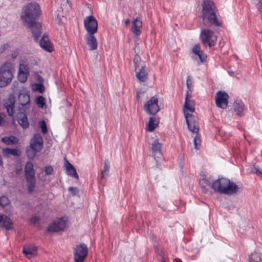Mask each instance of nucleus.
<instances>
[{
	"label": "nucleus",
	"mask_w": 262,
	"mask_h": 262,
	"mask_svg": "<svg viewBox=\"0 0 262 262\" xmlns=\"http://www.w3.org/2000/svg\"><path fill=\"white\" fill-rule=\"evenodd\" d=\"M40 14V6L37 3L34 2L28 3L24 6L20 15L23 24L30 29L36 37L38 36L39 32L36 34L35 29L37 28L39 30L40 24L34 20L39 17Z\"/></svg>",
	"instance_id": "1"
},
{
	"label": "nucleus",
	"mask_w": 262,
	"mask_h": 262,
	"mask_svg": "<svg viewBox=\"0 0 262 262\" xmlns=\"http://www.w3.org/2000/svg\"><path fill=\"white\" fill-rule=\"evenodd\" d=\"M34 89L35 90L38 91L40 93H43L45 91V87L42 84L39 83L36 84L34 85Z\"/></svg>",
	"instance_id": "38"
},
{
	"label": "nucleus",
	"mask_w": 262,
	"mask_h": 262,
	"mask_svg": "<svg viewBox=\"0 0 262 262\" xmlns=\"http://www.w3.org/2000/svg\"><path fill=\"white\" fill-rule=\"evenodd\" d=\"M201 16L205 23L218 27L222 25L217 16V11L214 3L211 0H204L202 4Z\"/></svg>",
	"instance_id": "2"
},
{
	"label": "nucleus",
	"mask_w": 262,
	"mask_h": 262,
	"mask_svg": "<svg viewBox=\"0 0 262 262\" xmlns=\"http://www.w3.org/2000/svg\"><path fill=\"white\" fill-rule=\"evenodd\" d=\"M25 171L26 179L35 178V171L33 169V164L32 162H28L26 163Z\"/></svg>",
	"instance_id": "26"
},
{
	"label": "nucleus",
	"mask_w": 262,
	"mask_h": 262,
	"mask_svg": "<svg viewBox=\"0 0 262 262\" xmlns=\"http://www.w3.org/2000/svg\"><path fill=\"white\" fill-rule=\"evenodd\" d=\"M158 121L154 117H150L146 126V129L149 132L154 131L158 126Z\"/></svg>",
	"instance_id": "29"
},
{
	"label": "nucleus",
	"mask_w": 262,
	"mask_h": 262,
	"mask_svg": "<svg viewBox=\"0 0 262 262\" xmlns=\"http://www.w3.org/2000/svg\"><path fill=\"white\" fill-rule=\"evenodd\" d=\"M143 107L144 111L148 114H157L160 110L158 97L157 96L151 97L144 104Z\"/></svg>",
	"instance_id": "8"
},
{
	"label": "nucleus",
	"mask_w": 262,
	"mask_h": 262,
	"mask_svg": "<svg viewBox=\"0 0 262 262\" xmlns=\"http://www.w3.org/2000/svg\"><path fill=\"white\" fill-rule=\"evenodd\" d=\"M40 46L42 49L48 52L53 51V47L49 40L48 37L43 35L40 41Z\"/></svg>",
	"instance_id": "21"
},
{
	"label": "nucleus",
	"mask_w": 262,
	"mask_h": 262,
	"mask_svg": "<svg viewBox=\"0 0 262 262\" xmlns=\"http://www.w3.org/2000/svg\"><path fill=\"white\" fill-rule=\"evenodd\" d=\"M194 102L193 100L189 99V92H187L183 107L184 115L185 116H187V115H192V113L194 112Z\"/></svg>",
	"instance_id": "14"
},
{
	"label": "nucleus",
	"mask_w": 262,
	"mask_h": 262,
	"mask_svg": "<svg viewBox=\"0 0 262 262\" xmlns=\"http://www.w3.org/2000/svg\"><path fill=\"white\" fill-rule=\"evenodd\" d=\"M23 253L27 258H33L37 254V248L34 245H25L23 248Z\"/></svg>",
	"instance_id": "18"
},
{
	"label": "nucleus",
	"mask_w": 262,
	"mask_h": 262,
	"mask_svg": "<svg viewBox=\"0 0 262 262\" xmlns=\"http://www.w3.org/2000/svg\"><path fill=\"white\" fill-rule=\"evenodd\" d=\"M28 189L30 193H32L35 188L36 181L35 178L27 179Z\"/></svg>",
	"instance_id": "33"
},
{
	"label": "nucleus",
	"mask_w": 262,
	"mask_h": 262,
	"mask_svg": "<svg viewBox=\"0 0 262 262\" xmlns=\"http://www.w3.org/2000/svg\"><path fill=\"white\" fill-rule=\"evenodd\" d=\"M64 167L66 173L70 176L73 177L77 179H78L79 177L76 172V169L73 165H72L68 161L66 160L64 163Z\"/></svg>",
	"instance_id": "23"
},
{
	"label": "nucleus",
	"mask_w": 262,
	"mask_h": 262,
	"mask_svg": "<svg viewBox=\"0 0 262 262\" xmlns=\"http://www.w3.org/2000/svg\"><path fill=\"white\" fill-rule=\"evenodd\" d=\"M84 27L87 34H95L98 30V21L94 16L91 15L86 16L83 21Z\"/></svg>",
	"instance_id": "7"
},
{
	"label": "nucleus",
	"mask_w": 262,
	"mask_h": 262,
	"mask_svg": "<svg viewBox=\"0 0 262 262\" xmlns=\"http://www.w3.org/2000/svg\"><path fill=\"white\" fill-rule=\"evenodd\" d=\"M110 168V165L108 160H105L104 162L103 169L101 172V179H105L108 176Z\"/></svg>",
	"instance_id": "32"
},
{
	"label": "nucleus",
	"mask_w": 262,
	"mask_h": 262,
	"mask_svg": "<svg viewBox=\"0 0 262 262\" xmlns=\"http://www.w3.org/2000/svg\"><path fill=\"white\" fill-rule=\"evenodd\" d=\"M211 181L212 178L210 176L203 175L201 176L200 185L204 191H207L210 187H211Z\"/></svg>",
	"instance_id": "19"
},
{
	"label": "nucleus",
	"mask_w": 262,
	"mask_h": 262,
	"mask_svg": "<svg viewBox=\"0 0 262 262\" xmlns=\"http://www.w3.org/2000/svg\"><path fill=\"white\" fill-rule=\"evenodd\" d=\"M173 262H182L181 260L179 258H175L173 260Z\"/></svg>",
	"instance_id": "47"
},
{
	"label": "nucleus",
	"mask_w": 262,
	"mask_h": 262,
	"mask_svg": "<svg viewBox=\"0 0 262 262\" xmlns=\"http://www.w3.org/2000/svg\"><path fill=\"white\" fill-rule=\"evenodd\" d=\"M162 262H164V261H162Z\"/></svg>",
	"instance_id": "50"
},
{
	"label": "nucleus",
	"mask_w": 262,
	"mask_h": 262,
	"mask_svg": "<svg viewBox=\"0 0 262 262\" xmlns=\"http://www.w3.org/2000/svg\"><path fill=\"white\" fill-rule=\"evenodd\" d=\"M0 228H4L7 230L13 228V223L11 219L5 215L0 213Z\"/></svg>",
	"instance_id": "17"
},
{
	"label": "nucleus",
	"mask_w": 262,
	"mask_h": 262,
	"mask_svg": "<svg viewBox=\"0 0 262 262\" xmlns=\"http://www.w3.org/2000/svg\"><path fill=\"white\" fill-rule=\"evenodd\" d=\"M130 23V20L129 19H127L126 20H125V24L126 25H128Z\"/></svg>",
	"instance_id": "46"
},
{
	"label": "nucleus",
	"mask_w": 262,
	"mask_h": 262,
	"mask_svg": "<svg viewBox=\"0 0 262 262\" xmlns=\"http://www.w3.org/2000/svg\"><path fill=\"white\" fill-rule=\"evenodd\" d=\"M28 75V74L18 72L17 78L20 82L24 83L26 81Z\"/></svg>",
	"instance_id": "36"
},
{
	"label": "nucleus",
	"mask_w": 262,
	"mask_h": 262,
	"mask_svg": "<svg viewBox=\"0 0 262 262\" xmlns=\"http://www.w3.org/2000/svg\"><path fill=\"white\" fill-rule=\"evenodd\" d=\"M18 124L24 128L26 129L29 127V123L27 117L24 114H20L19 115L18 120Z\"/></svg>",
	"instance_id": "30"
},
{
	"label": "nucleus",
	"mask_w": 262,
	"mask_h": 262,
	"mask_svg": "<svg viewBox=\"0 0 262 262\" xmlns=\"http://www.w3.org/2000/svg\"><path fill=\"white\" fill-rule=\"evenodd\" d=\"M140 60V57L138 55H136L134 57V62L136 70L139 69V72H137L136 76L139 80L141 82H144L146 80L148 77V73L145 66H140L139 63Z\"/></svg>",
	"instance_id": "10"
},
{
	"label": "nucleus",
	"mask_w": 262,
	"mask_h": 262,
	"mask_svg": "<svg viewBox=\"0 0 262 262\" xmlns=\"http://www.w3.org/2000/svg\"><path fill=\"white\" fill-rule=\"evenodd\" d=\"M187 88L190 91V92H191L192 91V86L191 82L190 81L189 77H188V78L187 80Z\"/></svg>",
	"instance_id": "44"
},
{
	"label": "nucleus",
	"mask_w": 262,
	"mask_h": 262,
	"mask_svg": "<svg viewBox=\"0 0 262 262\" xmlns=\"http://www.w3.org/2000/svg\"><path fill=\"white\" fill-rule=\"evenodd\" d=\"M69 190L73 194H76L78 192V190L75 187H70L69 188Z\"/></svg>",
	"instance_id": "45"
},
{
	"label": "nucleus",
	"mask_w": 262,
	"mask_h": 262,
	"mask_svg": "<svg viewBox=\"0 0 262 262\" xmlns=\"http://www.w3.org/2000/svg\"><path fill=\"white\" fill-rule=\"evenodd\" d=\"M211 188L214 191L228 195L236 193L239 190L235 183L225 178H220L213 182Z\"/></svg>",
	"instance_id": "3"
},
{
	"label": "nucleus",
	"mask_w": 262,
	"mask_h": 262,
	"mask_svg": "<svg viewBox=\"0 0 262 262\" xmlns=\"http://www.w3.org/2000/svg\"><path fill=\"white\" fill-rule=\"evenodd\" d=\"M15 100L13 97L9 98L5 103V107L9 116H12L14 114Z\"/></svg>",
	"instance_id": "25"
},
{
	"label": "nucleus",
	"mask_w": 262,
	"mask_h": 262,
	"mask_svg": "<svg viewBox=\"0 0 262 262\" xmlns=\"http://www.w3.org/2000/svg\"><path fill=\"white\" fill-rule=\"evenodd\" d=\"M68 3H70V0H67Z\"/></svg>",
	"instance_id": "49"
},
{
	"label": "nucleus",
	"mask_w": 262,
	"mask_h": 262,
	"mask_svg": "<svg viewBox=\"0 0 262 262\" xmlns=\"http://www.w3.org/2000/svg\"><path fill=\"white\" fill-rule=\"evenodd\" d=\"M256 173H257V174H260V173H261V172H260V171H258V170H257V171L256 172Z\"/></svg>",
	"instance_id": "48"
},
{
	"label": "nucleus",
	"mask_w": 262,
	"mask_h": 262,
	"mask_svg": "<svg viewBox=\"0 0 262 262\" xmlns=\"http://www.w3.org/2000/svg\"><path fill=\"white\" fill-rule=\"evenodd\" d=\"M36 103L39 107L43 108L46 106V99L43 97L40 96L36 98Z\"/></svg>",
	"instance_id": "35"
},
{
	"label": "nucleus",
	"mask_w": 262,
	"mask_h": 262,
	"mask_svg": "<svg viewBox=\"0 0 262 262\" xmlns=\"http://www.w3.org/2000/svg\"><path fill=\"white\" fill-rule=\"evenodd\" d=\"M1 141L6 145L14 144L18 142L17 138L13 136L4 137L2 138Z\"/></svg>",
	"instance_id": "31"
},
{
	"label": "nucleus",
	"mask_w": 262,
	"mask_h": 262,
	"mask_svg": "<svg viewBox=\"0 0 262 262\" xmlns=\"http://www.w3.org/2000/svg\"><path fill=\"white\" fill-rule=\"evenodd\" d=\"M201 140L200 137L199 136H196L194 139V144L195 148H198V146L201 144Z\"/></svg>",
	"instance_id": "40"
},
{
	"label": "nucleus",
	"mask_w": 262,
	"mask_h": 262,
	"mask_svg": "<svg viewBox=\"0 0 262 262\" xmlns=\"http://www.w3.org/2000/svg\"><path fill=\"white\" fill-rule=\"evenodd\" d=\"M14 71L10 62H6L0 67V87H5L12 82Z\"/></svg>",
	"instance_id": "4"
},
{
	"label": "nucleus",
	"mask_w": 262,
	"mask_h": 262,
	"mask_svg": "<svg viewBox=\"0 0 262 262\" xmlns=\"http://www.w3.org/2000/svg\"><path fill=\"white\" fill-rule=\"evenodd\" d=\"M189 129L193 133H198L199 129L196 118L193 115L185 116Z\"/></svg>",
	"instance_id": "15"
},
{
	"label": "nucleus",
	"mask_w": 262,
	"mask_h": 262,
	"mask_svg": "<svg viewBox=\"0 0 262 262\" xmlns=\"http://www.w3.org/2000/svg\"><path fill=\"white\" fill-rule=\"evenodd\" d=\"M68 220L66 217L58 218L55 220L48 228L50 232H58L64 230L68 226Z\"/></svg>",
	"instance_id": "9"
},
{
	"label": "nucleus",
	"mask_w": 262,
	"mask_h": 262,
	"mask_svg": "<svg viewBox=\"0 0 262 262\" xmlns=\"http://www.w3.org/2000/svg\"><path fill=\"white\" fill-rule=\"evenodd\" d=\"M2 154L4 156L7 157H9L11 155L18 157L20 156L21 151L17 149L5 148L3 149Z\"/></svg>",
	"instance_id": "27"
},
{
	"label": "nucleus",
	"mask_w": 262,
	"mask_h": 262,
	"mask_svg": "<svg viewBox=\"0 0 262 262\" xmlns=\"http://www.w3.org/2000/svg\"><path fill=\"white\" fill-rule=\"evenodd\" d=\"M39 33H38V36H37V37H36V36H35V35L34 33L31 31V32H32V34H33V36H34V38H35V39L36 40H37V39H38L39 37L40 36V34H41V25H40V28H39ZM35 32H36V34H37V32H38V30L37 28H35Z\"/></svg>",
	"instance_id": "43"
},
{
	"label": "nucleus",
	"mask_w": 262,
	"mask_h": 262,
	"mask_svg": "<svg viewBox=\"0 0 262 262\" xmlns=\"http://www.w3.org/2000/svg\"><path fill=\"white\" fill-rule=\"evenodd\" d=\"M85 40L90 50L97 49L98 43L94 34H86Z\"/></svg>",
	"instance_id": "20"
},
{
	"label": "nucleus",
	"mask_w": 262,
	"mask_h": 262,
	"mask_svg": "<svg viewBox=\"0 0 262 262\" xmlns=\"http://www.w3.org/2000/svg\"><path fill=\"white\" fill-rule=\"evenodd\" d=\"M10 201L6 196H2L0 197V205L2 206H5L9 204Z\"/></svg>",
	"instance_id": "37"
},
{
	"label": "nucleus",
	"mask_w": 262,
	"mask_h": 262,
	"mask_svg": "<svg viewBox=\"0 0 262 262\" xmlns=\"http://www.w3.org/2000/svg\"><path fill=\"white\" fill-rule=\"evenodd\" d=\"M162 147V143L160 142L158 139L155 140L151 145V149L152 150V152L155 154H160Z\"/></svg>",
	"instance_id": "28"
},
{
	"label": "nucleus",
	"mask_w": 262,
	"mask_h": 262,
	"mask_svg": "<svg viewBox=\"0 0 262 262\" xmlns=\"http://www.w3.org/2000/svg\"><path fill=\"white\" fill-rule=\"evenodd\" d=\"M5 115L0 113V126H4L5 124Z\"/></svg>",
	"instance_id": "42"
},
{
	"label": "nucleus",
	"mask_w": 262,
	"mask_h": 262,
	"mask_svg": "<svg viewBox=\"0 0 262 262\" xmlns=\"http://www.w3.org/2000/svg\"><path fill=\"white\" fill-rule=\"evenodd\" d=\"M18 72L26 73L29 75V71L28 64H26L25 62L20 63L19 64Z\"/></svg>",
	"instance_id": "34"
},
{
	"label": "nucleus",
	"mask_w": 262,
	"mask_h": 262,
	"mask_svg": "<svg viewBox=\"0 0 262 262\" xmlns=\"http://www.w3.org/2000/svg\"><path fill=\"white\" fill-rule=\"evenodd\" d=\"M229 96L224 91H218L215 96L216 105L221 108L225 109L227 108L228 104Z\"/></svg>",
	"instance_id": "12"
},
{
	"label": "nucleus",
	"mask_w": 262,
	"mask_h": 262,
	"mask_svg": "<svg viewBox=\"0 0 262 262\" xmlns=\"http://www.w3.org/2000/svg\"><path fill=\"white\" fill-rule=\"evenodd\" d=\"M45 171L46 174L51 175L53 172V169L52 166H48L45 167Z\"/></svg>",
	"instance_id": "41"
},
{
	"label": "nucleus",
	"mask_w": 262,
	"mask_h": 262,
	"mask_svg": "<svg viewBox=\"0 0 262 262\" xmlns=\"http://www.w3.org/2000/svg\"><path fill=\"white\" fill-rule=\"evenodd\" d=\"M43 147V139L39 134H35L31 140L30 145L27 149V155L29 159H34L37 153Z\"/></svg>",
	"instance_id": "5"
},
{
	"label": "nucleus",
	"mask_w": 262,
	"mask_h": 262,
	"mask_svg": "<svg viewBox=\"0 0 262 262\" xmlns=\"http://www.w3.org/2000/svg\"><path fill=\"white\" fill-rule=\"evenodd\" d=\"M192 52L193 54L197 55L201 62H204L206 61L207 55L203 53L201 49L199 44L195 45L192 49Z\"/></svg>",
	"instance_id": "24"
},
{
	"label": "nucleus",
	"mask_w": 262,
	"mask_h": 262,
	"mask_svg": "<svg viewBox=\"0 0 262 262\" xmlns=\"http://www.w3.org/2000/svg\"><path fill=\"white\" fill-rule=\"evenodd\" d=\"M142 28V22L139 18H136L133 21L132 31L137 36L140 35Z\"/></svg>",
	"instance_id": "22"
},
{
	"label": "nucleus",
	"mask_w": 262,
	"mask_h": 262,
	"mask_svg": "<svg viewBox=\"0 0 262 262\" xmlns=\"http://www.w3.org/2000/svg\"><path fill=\"white\" fill-rule=\"evenodd\" d=\"M200 37L203 43L205 46L210 47L213 46L217 40L216 35L213 31L210 29H202L201 31Z\"/></svg>",
	"instance_id": "6"
},
{
	"label": "nucleus",
	"mask_w": 262,
	"mask_h": 262,
	"mask_svg": "<svg viewBox=\"0 0 262 262\" xmlns=\"http://www.w3.org/2000/svg\"><path fill=\"white\" fill-rule=\"evenodd\" d=\"M88 249L86 246L80 244L76 247L74 251V259L75 262H83L87 256Z\"/></svg>",
	"instance_id": "11"
},
{
	"label": "nucleus",
	"mask_w": 262,
	"mask_h": 262,
	"mask_svg": "<svg viewBox=\"0 0 262 262\" xmlns=\"http://www.w3.org/2000/svg\"><path fill=\"white\" fill-rule=\"evenodd\" d=\"M233 109L236 115L242 116L245 115L246 107L241 100H236L233 103Z\"/></svg>",
	"instance_id": "16"
},
{
	"label": "nucleus",
	"mask_w": 262,
	"mask_h": 262,
	"mask_svg": "<svg viewBox=\"0 0 262 262\" xmlns=\"http://www.w3.org/2000/svg\"><path fill=\"white\" fill-rule=\"evenodd\" d=\"M18 101L19 104L22 106H25L26 108H29L30 106V93L25 88H22L19 93Z\"/></svg>",
	"instance_id": "13"
},
{
	"label": "nucleus",
	"mask_w": 262,
	"mask_h": 262,
	"mask_svg": "<svg viewBox=\"0 0 262 262\" xmlns=\"http://www.w3.org/2000/svg\"><path fill=\"white\" fill-rule=\"evenodd\" d=\"M40 127L41 131L43 134H46L47 132V128L46 126V122L43 120L40 121L39 122Z\"/></svg>",
	"instance_id": "39"
}]
</instances>
